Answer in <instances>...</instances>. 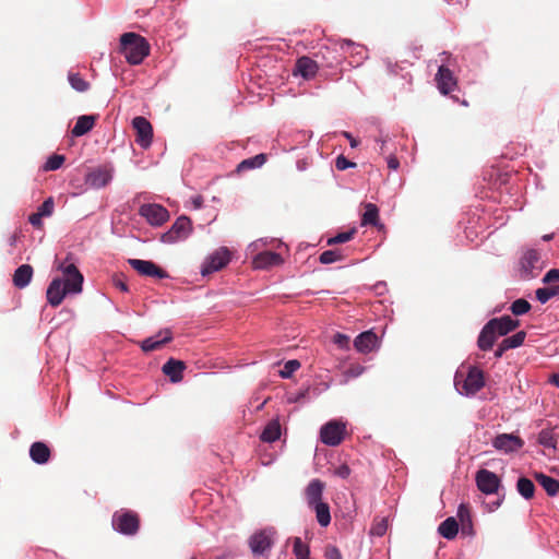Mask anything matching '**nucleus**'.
<instances>
[{
    "label": "nucleus",
    "instance_id": "bf43d9fd",
    "mask_svg": "<svg viewBox=\"0 0 559 559\" xmlns=\"http://www.w3.org/2000/svg\"><path fill=\"white\" fill-rule=\"evenodd\" d=\"M388 139H389V135L386 134L385 136H381L380 139L377 140V142L380 143V146H379L380 154H384L386 152L385 147H386Z\"/></svg>",
    "mask_w": 559,
    "mask_h": 559
},
{
    "label": "nucleus",
    "instance_id": "37998d69",
    "mask_svg": "<svg viewBox=\"0 0 559 559\" xmlns=\"http://www.w3.org/2000/svg\"><path fill=\"white\" fill-rule=\"evenodd\" d=\"M66 160L63 155L53 154L51 155L44 165L45 171H52L59 169Z\"/></svg>",
    "mask_w": 559,
    "mask_h": 559
},
{
    "label": "nucleus",
    "instance_id": "b1692460",
    "mask_svg": "<svg viewBox=\"0 0 559 559\" xmlns=\"http://www.w3.org/2000/svg\"><path fill=\"white\" fill-rule=\"evenodd\" d=\"M324 490V483L320 479H312L306 488V499L309 507L322 502V493Z\"/></svg>",
    "mask_w": 559,
    "mask_h": 559
},
{
    "label": "nucleus",
    "instance_id": "a878e982",
    "mask_svg": "<svg viewBox=\"0 0 559 559\" xmlns=\"http://www.w3.org/2000/svg\"><path fill=\"white\" fill-rule=\"evenodd\" d=\"M457 518L460 521L459 527L461 526V533L465 536H473L474 528L471 512L467 506L461 504L457 510Z\"/></svg>",
    "mask_w": 559,
    "mask_h": 559
},
{
    "label": "nucleus",
    "instance_id": "13d9d810",
    "mask_svg": "<svg viewBox=\"0 0 559 559\" xmlns=\"http://www.w3.org/2000/svg\"><path fill=\"white\" fill-rule=\"evenodd\" d=\"M386 163H388V167L391 170H396L399 168V166H400L399 159L394 155H392V154L388 156Z\"/></svg>",
    "mask_w": 559,
    "mask_h": 559
},
{
    "label": "nucleus",
    "instance_id": "7c9ffc66",
    "mask_svg": "<svg viewBox=\"0 0 559 559\" xmlns=\"http://www.w3.org/2000/svg\"><path fill=\"white\" fill-rule=\"evenodd\" d=\"M438 533L449 540L455 538L459 533V522L453 516L445 519L440 523Z\"/></svg>",
    "mask_w": 559,
    "mask_h": 559
},
{
    "label": "nucleus",
    "instance_id": "5fc2aeb1",
    "mask_svg": "<svg viewBox=\"0 0 559 559\" xmlns=\"http://www.w3.org/2000/svg\"><path fill=\"white\" fill-rule=\"evenodd\" d=\"M43 215L39 212H35L28 216V222L35 228H43Z\"/></svg>",
    "mask_w": 559,
    "mask_h": 559
},
{
    "label": "nucleus",
    "instance_id": "0e129e2a",
    "mask_svg": "<svg viewBox=\"0 0 559 559\" xmlns=\"http://www.w3.org/2000/svg\"><path fill=\"white\" fill-rule=\"evenodd\" d=\"M349 371H350V373H352L353 376H355V377H356V376H359V374L361 373L362 368H360V367H356V368H352Z\"/></svg>",
    "mask_w": 559,
    "mask_h": 559
},
{
    "label": "nucleus",
    "instance_id": "dca6fc26",
    "mask_svg": "<svg viewBox=\"0 0 559 559\" xmlns=\"http://www.w3.org/2000/svg\"><path fill=\"white\" fill-rule=\"evenodd\" d=\"M436 82L441 94L447 95L456 86L453 72L445 66H440L436 74Z\"/></svg>",
    "mask_w": 559,
    "mask_h": 559
},
{
    "label": "nucleus",
    "instance_id": "f03ea898",
    "mask_svg": "<svg viewBox=\"0 0 559 559\" xmlns=\"http://www.w3.org/2000/svg\"><path fill=\"white\" fill-rule=\"evenodd\" d=\"M111 524L115 531L123 535H135L140 528V518L131 510H120L114 513Z\"/></svg>",
    "mask_w": 559,
    "mask_h": 559
},
{
    "label": "nucleus",
    "instance_id": "c85d7f7f",
    "mask_svg": "<svg viewBox=\"0 0 559 559\" xmlns=\"http://www.w3.org/2000/svg\"><path fill=\"white\" fill-rule=\"evenodd\" d=\"M95 121H96V116H93V115L80 116L75 122V126L73 127V129L71 131L72 134L74 136H82V135L86 134L87 132H90L93 129Z\"/></svg>",
    "mask_w": 559,
    "mask_h": 559
},
{
    "label": "nucleus",
    "instance_id": "a18cd8bd",
    "mask_svg": "<svg viewBox=\"0 0 559 559\" xmlns=\"http://www.w3.org/2000/svg\"><path fill=\"white\" fill-rule=\"evenodd\" d=\"M388 530V520L385 518H380L374 520L371 528L370 534L373 536H383L386 533Z\"/></svg>",
    "mask_w": 559,
    "mask_h": 559
},
{
    "label": "nucleus",
    "instance_id": "1a4fd4ad",
    "mask_svg": "<svg viewBox=\"0 0 559 559\" xmlns=\"http://www.w3.org/2000/svg\"><path fill=\"white\" fill-rule=\"evenodd\" d=\"M129 265L142 276L166 278L168 274L160 266L148 260L129 259Z\"/></svg>",
    "mask_w": 559,
    "mask_h": 559
},
{
    "label": "nucleus",
    "instance_id": "864d4df0",
    "mask_svg": "<svg viewBox=\"0 0 559 559\" xmlns=\"http://www.w3.org/2000/svg\"><path fill=\"white\" fill-rule=\"evenodd\" d=\"M333 342L341 348H348L349 337L345 334L336 333L333 337Z\"/></svg>",
    "mask_w": 559,
    "mask_h": 559
},
{
    "label": "nucleus",
    "instance_id": "0eeeda50",
    "mask_svg": "<svg viewBox=\"0 0 559 559\" xmlns=\"http://www.w3.org/2000/svg\"><path fill=\"white\" fill-rule=\"evenodd\" d=\"M139 214L152 226H162L169 219L167 209L157 203L142 204L139 209Z\"/></svg>",
    "mask_w": 559,
    "mask_h": 559
},
{
    "label": "nucleus",
    "instance_id": "412c9836",
    "mask_svg": "<svg viewBox=\"0 0 559 559\" xmlns=\"http://www.w3.org/2000/svg\"><path fill=\"white\" fill-rule=\"evenodd\" d=\"M185 369L186 364L182 360L170 358L164 364L162 371L171 382L177 383L182 380V372Z\"/></svg>",
    "mask_w": 559,
    "mask_h": 559
},
{
    "label": "nucleus",
    "instance_id": "e2e57ef3",
    "mask_svg": "<svg viewBox=\"0 0 559 559\" xmlns=\"http://www.w3.org/2000/svg\"><path fill=\"white\" fill-rule=\"evenodd\" d=\"M343 135L349 141L352 147H356L358 145V141L349 133L343 132Z\"/></svg>",
    "mask_w": 559,
    "mask_h": 559
},
{
    "label": "nucleus",
    "instance_id": "7ed1b4c3",
    "mask_svg": "<svg viewBox=\"0 0 559 559\" xmlns=\"http://www.w3.org/2000/svg\"><path fill=\"white\" fill-rule=\"evenodd\" d=\"M520 273L523 280H531L539 275L544 269L540 253L535 249H528L520 260Z\"/></svg>",
    "mask_w": 559,
    "mask_h": 559
},
{
    "label": "nucleus",
    "instance_id": "e433bc0d",
    "mask_svg": "<svg viewBox=\"0 0 559 559\" xmlns=\"http://www.w3.org/2000/svg\"><path fill=\"white\" fill-rule=\"evenodd\" d=\"M516 489L519 493L526 500H530L534 497L535 485L531 479L526 477H520L518 479Z\"/></svg>",
    "mask_w": 559,
    "mask_h": 559
},
{
    "label": "nucleus",
    "instance_id": "8fccbe9b",
    "mask_svg": "<svg viewBox=\"0 0 559 559\" xmlns=\"http://www.w3.org/2000/svg\"><path fill=\"white\" fill-rule=\"evenodd\" d=\"M543 282L545 284H559V270L558 269L549 270L545 274Z\"/></svg>",
    "mask_w": 559,
    "mask_h": 559
},
{
    "label": "nucleus",
    "instance_id": "20e7f679",
    "mask_svg": "<svg viewBox=\"0 0 559 559\" xmlns=\"http://www.w3.org/2000/svg\"><path fill=\"white\" fill-rule=\"evenodd\" d=\"M346 435V425L340 420H330L320 429V440L329 447H337Z\"/></svg>",
    "mask_w": 559,
    "mask_h": 559
},
{
    "label": "nucleus",
    "instance_id": "774afa93",
    "mask_svg": "<svg viewBox=\"0 0 559 559\" xmlns=\"http://www.w3.org/2000/svg\"><path fill=\"white\" fill-rule=\"evenodd\" d=\"M192 559H195V558H192Z\"/></svg>",
    "mask_w": 559,
    "mask_h": 559
},
{
    "label": "nucleus",
    "instance_id": "4468645a",
    "mask_svg": "<svg viewBox=\"0 0 559 559\" xmlns=\"http://www.w3.org/2000/svg\"><path fill=\"white\" fill-rule=\"evenodd\" d=\"M492 444L497 450L510 453L520 450L523 447L524 442L518 436H514L512 433H502L498 435L493 439Z\"/></svg>",
    "mask_w": 559,
    "mask_h": 559
},
{
    "label": "nucleus",
    "instance_id": "4be33fe9",
    "mask_svg": "<svg viewBox=\"0 0 559 559\" xmlns=\"http://www.w3.org/2000/svg\"><path fill=\"white\" fill-rule=\"evenodd\" d=\"M283 259L281 254L273 251H264L255 255L253 259V267L254 269H269L271 266L282 264Z\"/></svg>",
    "mask_w": 559,
    "mask_h": 559
},
{
    "label": "nucleus",
    "instance_id": "c756f323",
    "mask_svg": "<svg viewBox=\"0 0 559 559\" xmlns=\"http://www.w3.org/2000/svg\"><path fill=\"white\" fill-rule=\"evenodd\" d=\"M535 479L548 496L554 497L559 493V480L543 473H535Z\"/></svg>",
    "mask_w": 559,
    "mask_h": 559
},
{
    "label": "nucleus",
    "instance_id": "2eb2a0df",
    "mask_svg": "<svg viewBox=\"0 0 559 559\" xmlns=\"http://www.w3.org/2000/svg\"><path fill=\"white\" fill-rule=\"evenodd\" d=\"M67 294H71L70 290H67L64 284H62V278L56 277L53 278L46 292L47 301L52 307H58L64 299Z\"/></svg>",
    "mask_w": 559,
    "mask_h": 559
},
{
    "label": "nucleus",
    "instance_id": "6e6552de",
    "mask_svg": "<svg viewBox=\"0 0 559 559\" xmlns=\"http://www.w3.org/2000/svg\"><path fill=\"white\" fill-rule=\"evenodd\" d=\"M192 231V224L189 217L180 216L173 224L171 228L163 234L162 241L171 243L181 239H186Z\"/></svg>",
    "mask_w": 559,
    "mask_h": 559
},
{
    "label": "nucleus",
    "instance_id": "f8f14e48",
    "mask_svg": "<svg viewBox=\"0 0 559 559\" xmlns=\"http://www.w3.org/2000/svg\"><path fill=\"white\" fill-rule=\"evenodd\" d=\"M485 385V377L483 370L477 367H471L463 382L462 392L466 395H474Z\"/></svg>",
    "mask_w": 559,
    "mask_h": 559
},
{
    "label": "nucleus",
    "instance_id": "72a5a7b5",
    "mask_svg": "<svg viewBox=\"0 0 559 559\" xmlns=\"http://www.w3.org/2000/svg\"><path fill=\"white\" fill-rule=\"evenodd\" d=\"M361 225H379V210L376 204L367 203L361 217Z\"/></svg>",
    "mask_w": 559,
    "mask_h": 559
},
{
    "label": "nucleus",
    "instance_id": "c03bdc74",
    "mask_svg": "<svg viewBox=\"0 0 559 559\" xmlns=\"http://www.w3.org/2000/svg\"><path fill=\"white\" fill-rule=\"evenodd\" d=\"M355 234H356L355 228H353L348 231L338 233L336 236L328 239V245L333 246V245H337V243L347 242L353 239Z\"/></svg>",
    "mask_w": 559,
    "mask_h": 559
},
{
    "label": "nucleus",
    "instance_id": "49530a36",
    "mask_svg": "<svg viewBox=\"0 0 559 559\" xmlns=\"http://www.w3.org/2000/svg\"><path fill=\"white\" fill-rule=\"evenodd\" d=\"M300 368V362L296 359L288 360L285 362L283 369L280 371V376L284 379H288L295 371Z\"/></svg>",
    "mask_w": 559,
    "mask_h": 559
},
{
    "label": "nucleus",
    "instance_id": "aec40b11",
    "mask_svg": "<svg viewBox=\"0 0 559 559\" xmlns=\"http://www.w3.org/2000/svg\"><path fill=\"white\" fill-rule=\"evenodd\" d=\"M500 337L489 322H487L477 338V346L479 349L487 352L492 348L497 338Z\"/></svg>",
    "mask_w": 559,
    "mask_h": 559
},
{
    "label": "nucleus",
    "instance_id": "5701e85b",
    "mask_svg": "<svg viewBox=\"0 0 559 559\" xmlns=\"http://www.w3.org/2000/svg\"><path fill=\"white\" fill-rule=\"evenodd\" d=\"M378 336L372 331L360 333L354 341L355 348L360 353H370L377 346Z\"/></svg>",
    "mask_w": 559,
    "mask_h": 559
},
{
    "label": "nucleus",
    "instance_id": "bb28decb",
    "mask_svg": "<svg viewBox=\"0 0 559 559\" xmlns=\"http://www.w3.org/2000/svg\"><path fill=\"white\" fill-rule=\"evenodd\" d=\"M33 277V267L29 264H22L13 274V284L15 287L25 288Z\"/></svg>",
    "mask_w": 559,
    "mask_h": 559
},
{
    "label": "nucleus",
    "instance_id": "a19ab883",
    "mask_svg": "<svg viewBox=\"0 0 559 559\" xmlns=\"http://www.w3.org/2000/svg\"><path fill=\"white\" fill-rule=\"evenodd\" d=\"M510 310L514 316H522L531 310V304L526 299L520 298L511 304Z\"/></svg>",
    "mask_w": 559,
    "mask_h": 559
},
{
    "label": "nucleus",
    "instance_id": "423d86ee",
    "mask_svg": "<svg viewBox=\"0 0 559 559\" xmlns=\"http://www.w3.org/2000/svg\"><path fill=\"white\" fill-rule=\"evenodd\" d=\"M275 532L273 528H264L255 532L249 539V547L254 556H264L271 550Z\"/></svg>",
    "mask_w": 559,
    "mask_h": 559
},
{
    "label": "nucleus",
    "instance_id": "338daca9",
    "mask_svg": "<svg viewBox=\"0 0 559 559\" xmlns=\"http://www.w3.org/2000/svg\"><path fill=\"white\" fill-rule=\"evenodd\" d=\"M543 238H544V240H549V239H551V235H545Z\"/></svg>",
    "mask_w": 559,
    "mask_h": 559
},
{
    "label": "nucleus",
    "instance_id": "9d476101",
    "mask_svg": "<svg viewBox=\"0 0 559 559\" xmlns=\"http://www.w3.org/2000/svg\"><path fill=\"white\" fill-rule=\"evenodd\" d=\"M132 126L135 130V142L143 148H147L153 139V127L151 122L141 116L133 118Z\"/></svg>",
    "mask_w": 559,
    "mask_h": 559
},
{
    "label": "nucleus",
    "instance_id": "69168bd1",
    "mask_svg": "<svg viewBox=\"0 0 559 559\" xmlns=\"http://www.w3.org/2000/svg\"><path fill=\"white\" fill-rule=\"evenodd\" d=\"M550 382L557 386H559V374H554L551 378H550Z\"/></svg>",
    "mask_w": 559,
    "mask_h": 559
},
{
    "label": "nucleus",
    "instance_id": "473e14b6",
    "mask_svg": "<svg viewBox=\"0 0 559 559\" xmlns=\"http://www.w3.org/2000/svg\"><path fill=\"white\" fill-rule=\"evenodd\" d=\"M266 159V154L263 153L246 158L237 165L236 171L240 174L247 170L259 168L265 164Z\"/></svg>",
    "mask_w": 559,
    "mask_h": 559
},
{
    "label": "nucleus",
    "instance_id": "052dcab7",
    "mask_svg": "<svg viewBox=\"0 0 559 559\" xmlns=\"http://www.w3.org/2000/svg\"><path fill=\"white\" fill-rule=\"evenodd\" d=\"M203 202H204V200H203L202 195H195L192 198V204L195 210L201 209L203 205Z\"/></svg>",
    "mask_w": 559,
    "mask_h": 559
},
{
    "label": "nucleus",
    "instance_id": "c9c22d12",
    "mask_svg": "<svg viewBox=\"0 0 559 559\" xmlns=\"http://www.w3.org/2000/svg\"><path fill=\"white\" fill-rule=\"evenodd\" d=\"M316 512L318 523L326 527L331 523L330 507L325 502H321L311 507Z\"/></svg>",
    "mask_w": 559,
    "mask_h": 559
},
{
    "label": "nucleus",
    "instance_id": "39448f33",
    "mask_svg": "<svg viewBox=\"0 0 559 559\" xmlns=\"http://www.w3.org/2000/svg\"><path fill=\"white\" fill-rule=\"evenodd\" d=\"M57 270L63 275L62 284L66 285L67 290H70L72 294H80L82 292L84 277L73 263L66 264V262H60L57 265Z\"/></svg>",
    "mask_w": 559,
    "mask_h": 559
},
{
    "label": "nucleus",
    "instance_id": "f3484780",
    "mask_svg": "<svg viewBox=\"0 0 559 559\" xmlns=\"http://www.w3.org/2000/svg\"><path fill=\"white\" fill-rule=\"evenodd\" d=\"M173 340V334L169 330L159 331L156 335L147 337L140 343L143 352L148 353L160 349L165 344Z\"/></svg>",
    "mask_w": 559,
    "mask_h": 559
},
{
    "label": "nucleus",
    "instance_id": "6ab92c4d",
    "mask_svg": "<svg viewBox=\"0 0 559 559\" xmlns=\"http://www.w3.org/2000/svg\"><path fill=\"white\" fill-rule=\"evenodd\" d=\"M319 70L317 61L311 58L304 56L297 59L295 64L294 74L301 75L305 80H311L316 76Z\"/></svg>",
    "mask_w": 559,
    "mask_h": 559
},
{
    "label": "nucleus",
    "instance_id": "4c0bfd02",
    "mask_svg": "<svg viewBox=\"0 0 559 559\" xmlns=\"http://www.w3.org/2000/svg\"><path fill=\"white\" fill-rule=\"evenodd\" d=\"M526 338V332L525 331H519L515 334L506 337L502 340L503 347H507L509 349L518 348L523 345L524 341Z\"/></svg>",
    "mask_w": 559,
    "mask_h": 559
},
{
    "label": "nucleus",
    "instance_id": "79ce46f5",
    "mask_svg": "<svg viewBox=\"0 0 559 559\" xmlns=\"http://www.w3.org/2000/svg\"><path fill=\"white\" fill-rule=\"evenodd\" d=\"M341 260H343V254L336 249L323 251L319 257V261L322 264H331Z\"/></svg>",
    "mask_w": 559,
    "mask_h": 559
},
{
    "label": "nucleus",
    "instance_id": "4d7b16f0",
    "mask_svg": "<svg viewBox=\"0 0 559 559\" xmlns=\"http://www.w3.org/2000/svg\"><path fill=\"white\" fill-rule=\"evenodd\" d=\"M324 556L326 559H343L340 550L334 546H328Z\"/></svg>",
    "mask_w": 559,
    "mask_h": 559
},
{
    "label": "nucleus",
    "instance_id": "ea45409f",
    "mask_svg": "<svg viewBox=\"0 0 559 559\" xmlns=\"http://www.w3.org/2000/svg\"><path fill=\"white\" fill-rule=\"evenodd\" d=\"M69 83L72 88L78 92H86L90 88V83L85 81L80 73L70 72L68 75Z\"/></svg>",
    "mask_w": 559,
    "mask_h": 559
},
{
    "label": "nucleus",
    "instance_id": "f257e3e1",
    "mask_svg": "<svg viewBox=\"0 0 559 559\" xmlns=\"http://www.w3.org/2000/svg\"><path fill=\"white\" fill-rule=\"evenodd\" d=\"M120 52L130 64H140L148 56L150 45L136 33H124L120 37Z\"/></svg>",
    "mask_w": 559,
    "mask_h": 559
},
{
    "label": "nucleus",
    "instance_id": "de8ad7c7",
    "mask_svg": "<svg viewBox=\"0 0 559 559\" xmlns=\"http://www.w3.org/2000/svg\"><path fill=\"white\" fill-rule=\"evenodd\" d=\"M538 442L546 448H556V440L549 430H542L538 435Z\"/></svg>",
    "mask_w": 559,
    "mask_h": 559
},
{
    "label": "nucleus",
    "instance_id": "a211bd4d",
    "mask_svg": "<svg viewBox=\"0 0 559 559\" xmlns=\"http://www.w3.org/2000/svg\"><path fill=\"white\" fill-rule=\"evenodd\" d=\"M499 336H506L520 326V320L512 319L510 316L493 318L488 321Z\"/></svg>",
    "mask_w": 559,
    "mask_h": 559
},
{
    "label": "nucleus",
    "instance_id": "cd10ccee",
    "mask_svg": "<svg viewBox=\"0 0 559 559\" xmlns=\"http://www.w3.org/2000/svg\"><path fill=\"white\" fill-rule=\"evenodd\" d=\"M112 179L111 171L108 169H96L88 174L87 182L94 188H104Z\"/></svg>",
    "mask_w": 559,
    "mask_h": 559
},
{
    "label": "nucleus",
    "instance_id": "393cba45",
    "mask_svg": "<svg viewBox=\"0 0 559 559\" xmlns=\"http://www.w3.org/2000/svg\"><path fill=\"white\" fill-rule=\"evenodd\" d=\"M29 456L36 464L43 465L50 460L51 451L46 443L36 441L29 448Z\"/></svg>",
    "mask_w": 559,
    "mask_h": 559
},
{
    "label": "nucleus",
    "instance_id": "603ef678",
    "mask_svg": "<svg viewBox=\"0 0 559 559\" xmlns=\"http://www.w3.org/2000/svg\"><path fill=\"white\" fill-rule=\"evenodd\" d=\"M112 285L123 293H127L129 290V287H128L122 275H119V274L114 275L112 276Z\"/></svg>",
    "mask_w": 559,
    "mask_h": 559
},
{
    "label": "nucleus",
    "instance_id": "3c124183",
    "mask_svg": "<svg viewBox=\"0 0 559 559\" xmlns=\"http://www.w3.org/2000/svg\"><path fill=\"white\" fill-rule=\"evenodd\" d=\"M356 164L348 160L345 156L343 155H340L337 156L336 160H335V167L338 169V170H345L349 167H355Z\"/></svg>",
    "mask_w": 559,
    "mask_h": 559
},
{
    "label": "nucleus",
    "instance_id": "f704fd0d",
    "mask_svg": "<svg viewBox=\"0 0 559 559\" xmlns=\"http://www.w3.org/2000/svg\"><path fill=\"white\" fill-rule=\"evenodd\" d=\"M547 287L538 288L535 294L540 304H546L551 298L559 296V284H547Z\"/></svg>",
    "mask_w": 559,
    "mask_h": 559
},
{
    "label": "nucleus",
    "instance_id": "ddd939ff",
    "mask_svg": "<svg viewBox=\"0 0 559 559\" xmlns=\"http://www.w3.org/2000/svg\"><path fill=\"white\" fill-rule=\"evenodd\" d=\"M229 251L226 248H221L209 257L202 267V275H207L212 272L219 271L229 262Z\"/></svg>",
    "mask_w": 559,
    "mask_h": 559
},
{
    "label": "nucleus",
    "instance_id": "680f3d73",
    "mask_svg": "<svg viewBox=\"0 0 559 559\" xmlns=\"http://www.w3.org/2000/svg\"><path fill=\"white\" fill-rule=\"evenodd\" d=\"M507 350H508V348H507V347H503V343L501 342V343L498 345V347H497V349H496V352H495V357H496V358H501V357L503 356V354H504Z\"/></svg>",
    "mask_w": 559,
    "mask_h": 559
},
{
    "label": "nucleus",
    "instance_id": "6e6d98bb",
    "mask_svg": "<svg viewBox=\"0 0 559 559\" xmlns=\"http://www.w3.org/2000/svg\"><path fill=\"white\" fill-rule=\"evenodd\" d=\"M334 475L346 479L350 475V468L347 464H342L334 469Z\"/></svg>",
    "mask_w": 559,
    "mask_h": 559
},
{
    "label": "nucleus",
    "instance_id": "09e8293b",
    "mask_svg": "<svg viewBox=\"0 0 559 559\" xmlns=\"http://www.w3.org/2000/svg\"><path fill=\"white\" fill-rule=\"evenodd\" d=\"M53 209H55L53 199L52 198H48L37 209V212H39L44 217H48V216L52 215Z\"/></svg>",
    "mask_w": 559,
    "mask_h": 559
},
{
    "label": "nucleus",
    "instance_id": "2f4dec72",
    "mask_svg": "<svg viewBox=\"0 0 559 559\" xmlns=\"http://www.w3.org/2000/svg\"><path fill=\"white\" fill-rule=\"evenodd\" d=\"M280 437H281V424H280V420L277 418H275L267 423V425L263 429L260 438L263 442L271 443V442L278 440Z\"/></svg>",
    "mask_w": 559,
    "mask_h": 559
},
{
    "label": "nucleus",
    "instance_id": "58836bf2",
    "mask_svg": "<svg viewBox=\"0 0 559 559\" xmlns=\"http://www.w3.org/2000/svg\"><path fill=\"white\" fill-rule=\"evenodd\" d=\"M293 552L297 559H310V549L300 537H295L293 540Z\"/></svg>",
    "mask_w": 559,
    "mask_h": 559
},
{
    "label": "nucleus",
    "instance_id": "9b49d317",
    "mask_svg": "<svg viewBox=\"0 0 559 559\" xmlns=\"http://www.w3.org/2000/svg\"><path fill=\"white\" fill-rule=\"evenodd\" d=\"M475 479L477 488L486 495L496 493L499 489L500 478L493 472L485 468L479 469L476 473Z\"/></svg>",
    "mask_w": 559,
    "mask_h": 559
}]
</instances>
